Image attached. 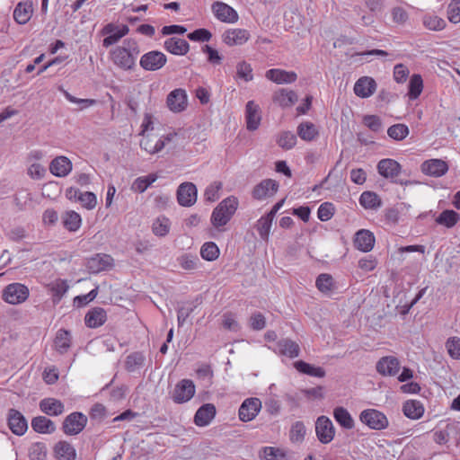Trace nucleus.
<instances>
[{"mask_svg":"<svg viewBox=\"0 0 460 460\" xmlns=\"http://www.w3.org/2000/svg\"><path fill=\"white\" fill-rule=\"evenodd\" d=\"M138 54L139 50L136 42L124 40L123 45L111 49L110 58L117 67L128 71L135 67Z\"/></svg>","mask_w":460,"mask_h":460,"instance_id":"obj_1","label":"nucleus"},{"mask_svg":"<svg viewBox=\"0 0 460 460\" xmlns=\"http://www.w3.org/2000/svg\"><path fill=\"white\" fill-rule=\"evenodd\" d=\"M238 199L234 196H230L223 199L213 210L211 215V223L217 227L220 228L226 226L238 208Z\"/></svg>","mask_w":460,"mask_h":460,"instance_id":"obj_2","label":"nucleus"},{"mask_svg":"<svg viewBox=\"0 0 460 460\" xmlns=\"http://www.w3.org/2000/svg\"><path fill=\"white\" fill-rule=\"evenodd\" d=\"M359 420L374 430L385 429L389 420L385 413L376 409H366L359 413Z\"/></svg>","mask_w":460,"mask_h":460,"instance_id":"obj_3","label":"nucleus"},{"mask_svg":"<svg viewBox=\"0 0 460 460\" xmlns=\"http://www.w3.org/2000/svg\"><path fill=\"white\" fill-rule=\"evenodd\" d=\"M30 295L29 288L21 283H12L3 290V299L10 305H19L25 302Z\"/></svg>","mask_w":460,"mask_h":460,"instance_id":"obj_4","label":"nucleus"},{"mask_svg":"<svg viewBox=\"0 0 460 460\" xmlns=\"http://www.w3.org/2000/svg\"><path fill=\"white\" fill-rule=\"evenodd\" d=\"M335 427L327 416L322 415L317 418L315 421V434L321 443H331L335 437Z\"/></svg>","mask_w":460,"mask_h":460,"instance_id":"obj_5","label":"nucleus"},{"mask_svg":"<svg viewBox=\"0 0 460 460\" xmlns=\"http://www.w3.org/2000/svg\"><path fill=\"white\" fill-rule=\"evenodd\" d=\"M261 401L256 397H251L245 399L238 411V416L240 420L247 422L254 420L261 410Z\"/></svg>","mask_w":460,"mask_h":460,"instance_id":"obj_6","label":"nucleus"},{"mask_svg":"<svg viewBox=\"0 0 460 460\" xmlns=\"http://www.w3.org/2000/svg\"><path fill=\"white\" fill-rule=\"evenodd\" d=\"M211 10L214 16L225 23H235L239 19L237 12L224 2H214L211 5Z\"/></svg>","mask_w":460,"mask_h":460,"instance_id":"obj_7","label":"nucleus"},{"mask_svg":"<svg viewBox=\"0 0 460 460\" xmlns=\"http://www.w3.org/2000/svg\"><path fill=\"white\" fill-rule=\"evenodd\" d=\"M166 61V56L163 52L152 50L141 57L139 65L146 71H156L162 68Z\"/></svg>","mask_w":460,"mask_h":460,"instance_id":"obj_8","label":"nucleus"},{"mask_svg":"<svg viewBox=\"0 0 460 460\" xmlns=\"http://www.w3.org/2000/svg\"><path fill=\"white\" fill-rule=\"evenodd\" d=\"M87 417L81 412H73L66 417L63 422V430L66 435H77L85 427Z\"/></svg>","mask_w":460,"mask_h":460,"instance_id":"obj_9","label":"nucleus"},{"mask_svg":"<svg viewBox=\"0 0 460 460\" xmlns=\"http://www.w3.org/2000/svg\"><path fill=\"white\" fill-rule=\"evenodd\" d=\"M195 385L190 379H182L174 387L172 400L176 403L189 402L195 394Z\"/></svg>","mask_w":460,"mask_h":460,"instance_id":"obj_10","label":"nucleus"},{"mask_svg":"<svg viewBox=\"0 0 460 460\" xmlns=\"http://www.w3.org/2000/svg\"><path fill=\"white\" fill-rule=\"evenodd\" d=\"M197 200V188L192 182H183L177 189V201L182 207H190Z\"/></svg>","mask_w":460,"mask_h":460,"instance_id":"obj_11","label":"nucleus"},{"mask_svg":"<svg viewBox=\"0 0 460 460\" xmlns=\"http://www.w3.org/2000/svg\"><path fill=\"white\" fill-rule=\"evenodd\" d=\"M250 37V32L245 29H228L223 33L222 41L229 47L240 46L247 42Z\"/></svg>","mask_w":460,"mask_h":460,"instance_id":"obj_12","label":"nucleus"},{"mask_svg":"<svg viewBox=\"0 0 460 460\" xmlns=\"http://www.w3.org/2000/svg\"><path fill=\"white\" fill-rule=\"evenodd\" d=\"M376 371L385 376H396L401 368L400 361L394 356L381 358L376 363Z\"/></svg>","mask_w":460,"mask_h":460,"instance_id":"obj_13","label":"nucleus"},{"mask_svg":"<svg viewBox=\"0 0 460 460\" xmlns=\"http://www.w3.org/2000/svg\"><path fill=\"white\" fill-rule=\"evenodd\" d=\"M377 84L374 78L362 76L354 84V93L360 98H368L376 91Z\"/></svg>","mask_w":460,"mask_h":460,"instance_id":"obj_14","label":"nucleus"},{"mask_svg":"<svg viewBox=\"0 0 460 460\" xmlns=\"http://www.w3.org/2000/svg\"><path fill=\"white\" fill-rule=\"evenodd\" d=\"M448 171V164L441 159H429L422 163L421 172L429 176L441 177Z\"/></svg>","mask_w":460,"mask_h":460,"instance_id":"obj_15","label":"nucleus"},{"mask_svg":"<svg viewBox=\"0 0 460 460\" xmlns=\"http://www.w3.org/2000/svg\"><path fill=\"white\" fill-rule=\"evenodd\" d=\"M278 189L279 184L276 181L271 179L263 180L253 188L252 197L259 200L265 199L272 197Z\"/></svg>","mask_w":460,"mask_h":460,"instance_id":"obj_16","label":"nucleus"},{"mask_svg":"<svg viewBox=\"0 0 460 460\" xmlns=\"http://www.w3.org/2000/svg\"><path fill=\"white\" fill-rule=\"evenodd\" d=\"M8 426L12 432L17 436L23 435L28 429V423L24 416L14 409H11L8 412Z\"/></svg>","mask_w":460,"mask_h":460,"instance_id":"obj_17","label":"nucleus"},{"mask_svg":"<svg viewBox=\"0 0 460 460\" xmlns=\"http://www.w3.org/2000/svg\"><path fill=\"white\" fill-rule=\"evenodd\" d=\"M167 106L173 112H181L187 108V94L182 89H175L167 96Z\"/></svg>","mask_w":460,"mask_h":460,"instance_id":"obj_18","label":"nucleus"},{"mask_svg":"<svg viewBox=\"0 0 460 460\" xmlns=\"http://www.w3.org/2000/svg\"><path fill=\"white\" fill-rule=\"evenodd\" d=\"M375 242V235L369 230L360 229L355 234L354 245L363 252H370L374 248Z\"/></svg>","mask_w":460,"mask_h":460,"instance_id":"obj_19","label":"nucleus"},{"mask_svg":"<svg viewBox=\"0 0 460 460\" xmlns=\"http://www.w3.org/2000/svg\"><path fill=\"white\" fill-rule=\"evenodd\" d=\"M378 173L386 179H394L397 177L402 170L401 164L391 158L382 159L377 164Z\"/></svg>","mask_w":460,"mask_h":460,"instance_id":"obj_20","label":"nucleus"},{"mask_svg":"<svg viewBox=\"0 0 460 460\" xmlns=\"http://www.w3.org/2000/svg\"><path fill=\"white\" fill-rule=\"evenodd\" d=\"M246 127L249 130H256L261 120L260 107L253 101H249L245 106Z\"/></svg>","mask_w":460,"mask_h":460,"instance_id":"obj_21","label":"nucleus"},{"mask_svg":"<svg viewBox=\"0 0 460 460\" xmlns=\"http://www.w3.org/2000/svg\"><path fill=\"white\" fill-rule=\"evenodd\" d=\"M216 407L212 403H205L195 413L194 423L199 427L208 426L216 416Z\"/></svg>","mask_w":460,"mask_h":460,"instance_id":"obj_22","label":"nucleus"},{"mask_svg":"<svg viewBox=\"0 0 460 460\" xmlns=\"http://www.w3.org/2000/svg\"><path fill=\"white\" fill-rule=\"evenodd\" d=\"M265 77L278 84H283L294 83L297 79V75L293 71L272 68L266 72Z\"/></svg>","mask_w":460,"mask_h":460,"instance_id":"obj_23","label":"nucleus"},{"mask_svg":"<svg viewBox=\"0 0 460 460\" xmlns=\"http://www.w3.org/2000/svg\"><path fill=\"white\" fill-rule=\"evenodd\" d=\"M66 196L70 199L73 197L77 198L82 206L88 210L93 209L97 205V197L91 191L81 192L76 189L71 188L66 190Z\"/></svg>","mask_w":460,"mask_h":460,"instance_id":"obj_24","label":"nucleus"},{"mask_svg":"<svg viewBox=\"0 0 460 460\" xmlns=\"http://www.w3.org/2000/svg\"><path fill=\"white\" fill-rule=\"evenodd\" d=\"M49 171L57 177H65L72 171V163L66 156H58L50 163Z\"/></svg>","mask_w":460,"mask_h":460,"instance_id":"obj_25","label":"nucleus"},{"mask_svg":"<svg viewBox=\"0 0 460 460\" xmlns=\"http://www.w3.org/2000/svg\"><path fill=\"white\" fill-rule=\"evenodd\" d=\"M164 49L177 56H184L190 50V45L187 40L176 37L167 39L164 43Z\"/></svg>","mask_w":460,"mask_h":460,"instance_id":"obj_26","label":"nucleus"},{"mask_svg":"<svg viewBox=\"0 0 460 460\" xmlns=\"http://www.w3.org/2000/svg\"><path fill=\"white\" fill-rule=\"evenodd\" d=\"M113 259L108 254H96L87 262V268L93 273H98L111 267Z\"/></svg>","mask_w":460,"mask_h":460,"instance_id":"obj_27","label":"nucleus"},{"mask_svg":"<svg viewBox=\"0 0 460 460\" xmlns=\"http://www.w3.org/2000/svg\"><path fill=\"white\" fill-rule=\"evenodd\" d=\"M315 286L321 293L328 296L338 289L337 282L332 276L328 273L320 274L316 278Z\"/></svg>","mask_w":460,"mask_h":460,"instance_id":"obj_28","label":"nucleus"},{"mask_svg":"<svg viewBox=\"0 0 460 460\" xmlns=\"http://www.w3.org/2000/svg\"><path fill=\"white\" fill-rule=\"evenodd\" d=\"M40 409L49 416H58L65 411L64 404L61 401L55 398H45L41 400L40 402Z\"/></svg>","mask_w":460,"mask_h":460,"instance_id":"obj_29","label":"nucleus"},{"mask_svg":"<svg viewBox=\"0 0 460 460\" xmlns=\"http://www.w3.org/2000/svg\"><path fill=\"white\" fill-rule=\"evenodd\" d=\"M107 319L106 312L103 308L94 307L91 309L84 317V322L89 328H97L102 326Z\"/></svg>","mask_w":460,"mask_h":460,"instance_id":"obj_30","label":"nucleus"},{"mask_svg":"<svg viewBox=\"0 0 460 460\" xmlns=\"http://www.w3.org/2000/svg\"><path fill=\"white\" fill-rule=\"evenodd\" d=\"M333 418L336 422L345 429H352L355 427V421L351 414L342 406H338L333 409Z\"/></svg>","mask_w":460,"mask_h":460,"instance_id":"obj_31","label":"nucleus"},{"mask_svg":"<svg viewBox=\"0 0 460 460\" xmlns=\"http://www.w3.org/2000/svg\"><path fill=\"white\" fill-rule=\"evenodd\" d=\"M278 352L280 355L288 357L290 358H296L299 355L300 348L298 344L289 339H284L277 343Z\"/></svg>","mask_w":460,"mask_h":460,"instance_id":"obj_32","label":"nucleus"},{"mask_svg":"<svg viewBox=\"0 0 460 460\" xmlns=\"http://www.w3.org/2000/svg\"><path fill=\"white\" fill-rule=\"evenodd\" d=\"M56 457L58 460H75L76 451L75 447L66 441H59L54 447Z\"/></svg>","mask_w":460,"mask_h":460,"instance_id":"obj_33","label":"nucleus"},{"mask_svg":"<svg viewBox=\"0 0 460 460\" xmlns=\"http://www.w3.org/2000/svg\"><path fill=\"white\" fill-rule=\"evenodd\" d=\"M402 411L407 418L419 420L424 413V407L420 401L408 400L403 403Z\"/></svg>","mask_w":460,"mask_h":460,"instance_id":"obj_34","label":"nucleus"},{"mask_svg":"<svg viewBox=\"0 0 460 460\" xmlns=\"http://www.w3.org/2000/svg\"><path fill=\"white\" fill-rule=\"evenodd\" d=\"M273 101L283 108L290 107L297 101V95L294 91L281 89L274 93Z\"/></svg>","mask_w":460,"mask_h":460,"instance_id":"obj_35","label":"nucleus"},{"mask_svg":"<svg viewBox=\"0 0 460 460\" xmlns=\"http://www.w3.org/2000/svg\"><path fill=\"white\" fill-rule=\"evenodd\" d=\"M32 12L33 8L31 3H19L13 11V18L19 24H25L30 21Z\"/></svg>","mask_w":460,"mask_h":460,"instance_id":"obj_36","label":"nucleus"},{"mask_svg":"<svg viewBox=\"0 0 460 460\" xmlns=\"http://www.w3.org/2000/svg\"><path fill=\"white\" fill-rule=\"evenodd\" d=\"M172 222L165 216H159L152 223V232L157 237L166 236L171 230Z\"/></svg>","mask_w":460,"mask_h":460,"instance_id":"obj_37","label":"nucleus"},{"mask_svg":"<svg viewBox=\"0 0 460 460\" xmlns=\"http://www.w3.org/2000/svg\"><path fill=\"white\" fill-rule=\"evenodd\" d=\"M31 427L36 432L41 434H51L56 429L54 422L44 416L33 418L31 420Z\"/></svg>","mask_w":460,"mask_h":460,"instance_id":"obj_38","label":"nucleus"},{"mask_svg":"<svg viewBox=\"0 0 460 460\" xmlns=\"http://www.w3.org/2000/svg\"><path fill=\"white\" fill-rule=\"evenodd\" d=\"M423 79L421 75L419 74H413L410 77L408 84L407 96L409 99L411 101L418 99L423 91Z\"/></svg>","mask_w":460,"mask_h":460,"instance_id":"obj_39","label":"nucleus"},{"mask_svg":"<svg viewBox=\"0 0 460 460\" xmlns=\"http://www.w3.org/2000/svg\"><path fill=\"white\" fill-rule=\"evenodd\" d=\"M294 366L298 372L310 376L319 378L325 376V370L322 367H316L302 360L295 362Z\"/></svg>","mask_w":460,"mask_h":460,"instance_id":"obj_40","label":"nucleus"},{"mask_svg":"<svg viewBox=\"0 0 460 460\" xmlns=\"http://www.w3.org/2000/svg\"><path fill=\"white\" fill-rule=\"evenodd\" d=\"M61 218L64 226L70 232L77 231L82 225L81 216L73 210L66 211Z\"/></svg>","mask_w":460,"mask_h":460,"instance_id":"obj_41","label":"nucleus"},{"mask_svg":"<svg viewBox=\"0 0 460 460\" xmlns=\"http://www.w3.org/2000/svg\"><path fill=\"white\" fill-rule=\"evenodd\" d=\"M360 205L366 209H377L381 207V199L373 191H364L359 197Z\"/></svg>","mask_w":460,"mask_h":460,"instance_id":"obj_42","label":"nucleus"},{"mask_svg":"<svg viewBox=\"0 0 460 460\" xmlns=\"http://www.w3.org/2000/svg\"><path fill=\"white\" fill-rule=\"evenodd\" d=\"M423 26L429 31H442L447 23L446 21L433 13H426L422 17Z\"/></svg>","mask_w":460,"mask_h":460,"instance_id":"obj_43","label":"nucleus"},{"mask_svg":"<svg viewBox=\"0 0 460 460\" xmlns=\"http://www.w3.org/2000/svg\"><path fill=\"white\" fill-rule=\"evenodd\" d=\"M297 135L305 141H312L318 136V130L314 123L306 121L299 124Z\"/></svg>","mask_w":460,"mask_h":460,"instance_id":"obj_44","label":"nucleus"},{"mask_svg":"<svg viewBox=\"0 0 460 460\" xmlns=\"http://www.w3.org/2000/svg\"><path fill=\"white\" fill-rule=\"evenodd\" d=\"M155 173H150L146 176L137 178L132 183V190L134 191L142 193L144 192L152 183L157 180Z\"/></svg>","mask_w":460,"mask_h":460,"instance_id":"obj_45","label":"nucleus"},{"mask_svg":"<svg viewBox=\"0 0 460 460\" xmlns=\"http://www.w3.org/2000/svg\"><path fill=\"white\" fill-rule=\"evenodd\" d=\"M71 336L66 330H59L55 339V347L60 353H65L70 348Z\"/></svg>","mask_w":460,"mask_h":460,"instance_id":"obj_46","label":"nucleus"},{"mask_svg":"<svg viewBox=\"0 0 460 460\" xmlns=\"http://www.w3.org/2000/svg\"><path fill=\"white\" fill-rule=\"evenodd\" d=\"M272 221L273 218H271L268 215H265L262 216L256 223V229L261 238L264 241L269 240Z\"/></svg>","mask_w":460,"mask_h":460,"instance_id":"obj_47","label":"nucleus"},{"mask_svg":"<svg viewBox=\"0 0 460 460\" xmlns=\"http://www.w3.org/2000/svg\"><path fill=\"white\" fill-rule=\"evenodd\" d=\"M172 135H167L165 137H162L155 141H154V146H149L147 141H140V146L142 149L146 151L148 154L154 155L160 152L165 146L167 141H171L172 138Z\"/></svg>","mask_w":460,"mask_h":460,"instance_id":"obj_48","label":"nucleus"},{"mask_svg":"<svg viewBox=\"0 0 460 460\" xmlns=\"http://www.w3.org/2000/svg\"><path fill=\"white\" fill-rule=\"evenodd\" d=\"M200 255L202 259L208 261H213L219 256V249L213 242L205 243L200 248Z\"/></svg>","mask_w":460,"mask_h":460,"instance_id":"obj_49","label":"nucleus"},{"mask_svg":"<svg viewBox=\"0 0 460 460\" xmlns=\"http://www.w3.org/2000/svg\"><path fill=\"white\" fill-rule=\"evenodd\" d=\"M306 429L302 421H296L292 424L289 431V438L293 443H301L305 437Z\"/></svg>","mask_w":460,"mask_h":460,"instance_id":"obj_50","label":"nucleus"},{"mask_svg":"<svg viewBox=\"0 0 460 460\" xmlns=\"http://www.w3.org/2000/svg\"><path fill=\"white\" fill-rule=\"evenodd\" d=\"M236 77L244 82H250L253 79L252 67V66L243 60L236 65Z\"/></svg>","mask_w":460,"mask_h":460,"instance_id":"obj_51","label":"nucleus"},{"mask_svg":"<svg viewBox=\"0 0 460 460\" xmlns=\"http://www.w3.org/2000/svg\"><path fill=\"white\" fill-rule=\"evenodd\" d=\"M458 220V214L454 210L443 211L436 219L438 225L447 226V228L453 227Z\"/></svg>","mask_w":460,"mask_h":460,"instance_id":"obj_52","label":"nucleus"},{"mask_svg":"<svg viewBox=\"0 0 460 460\" xmlns=\"http://www.w3.org/2000/svg\"><path fill=\"white\" fill-rule=\"evenodd\" d=\"M387 135L396 141H401L409 135V128L404 124H394L388 128Z\"/></svg>","mask_w":460,"mask_h":460,"instance_id":"obj_53","label":"nucleus"},{"mask_svg":"<svg viewBox=\"0 0 460 460\" xmlns=\"http://www.w3.org/2000/svg\"><path fill=\"white\" fill-rule=\"evenodd\" d=\"M277 143L281 148L289 150L296 146V137L290 131H285L279 134Z\"/></svg>","mask_w":460,"mask_h":460,"instance_id":"obj_54","label":"nucleus"},{"mask_svg":"<svg viewBox=\"0 0 460 460\" xmlns=\"http://www.w3.org/2000/svg\"><path fill=\"white\" fill-rule=\"evenodd\" d=\"M261 457L263 460H284L286 455L282 449L273 447H265L261 453Z\"/></svg>","mask_w":460,"mask_h":460,"instance_id":"obj_55","label":"nucleus"},{"mask_svg":"<svg viewBox=\"0 0 460 460\" xmlns=\"http://www.w3.org/2000/svg\"><path fill=\"white\" fill-rule=\"evenodd\" d=\"M446 349L448 355L454 359H460V338L450 337L446 341Z\"/></svg>","mask_w":460,"mask_h":460,"instance_id":"obj_56","label":"nucleus"},{"mask_svg":"<svg viewBox=\"0 0 460 460\" xmlns=\"http://www.w3.org/2000/svg\"><path fill=\"white\" fill-rule=\"evenodd\" d=\"M47 448L43 443H34L29 450L30 460H46Z\"/></svg>","mask_w":460,"mask_h":460,"instance_id":"obj_57","label":"nucleus"},{"mask_svg":"<svg viewBox=\"0 0 460 460\" xmlns=\"http://www.w3.org/2000/svg\"><path fill=\"white\" fill-rule=\"evenodd\" d=\"M179 265L186 270H193L198 268L199 260L196 255L183 254L178 258Z\"/></svg>","mask_w":460,"mask_h":460,"instance_id":"obj_58","label":"nucleus"},{"mask_svg":"<svg viewBox=\"0 0 460 460\" xmlns=\"http://www.w3.org/2000/svg\"><path fill=\"white\" fill-rule=\"evenodd\" d=\"M447 19L452 23L460 22V0H451L447 9Z\"/></svg>","mask_w":460,"mask_h":460,"instance_id":"obj_59","label":"nucleus"},{"mask_svg":"<svg viewBox=\"0 0 460 460\" xmlns=\"http://www.w3.org/2000/svg\"><path fill=\"white\" fill-rule=\"evenodd\" d=\"M59 90L63 93L66 99L75 104H78L81 110L87 109L91 106H93L96 103V101L93 99H80L70 94L66 90L62 87Z\"/></svg>","mask_w":460,"mask_h":460,"instance_id":"obj_60","label":"nucleus"},{"mask_svg":"<svg viewBox=\"0 0 460 460\" xmlns=\"http://www.w3.org/2000/svg\"><path fill=\"white\" fill-rule=\"evenodd\" d=\"M410 75V70L403 64H397L394 67L393 77L397 84H403L406 82Z\"/></svg>","mask_w":460,"mask_h":460,"instance_id":"obj_61","label":"nucleus"},{"mask_svg":"<svg viewBox=\"0 0 460 460\" xmlns=\"http://www.w3.org/2000/svg\"><path fill=\"white\" fill-rule=\"evenodd\" d=\"M334 214L333 205L330 202H324L320 205L317 211L318 218L323 221L330 220Z\"/></svg>","mask_w":460,"mask_h":460,"instance_id":"obj_62","label":"nucleus"},{"mask_svg":"<svg viewBox=\"0 0 460 460\" xmlns=\"http://www.w3.org/2000/svg\"><path fill=\"white\" fill-rule=\"evenodd\" d=\"M222 188V183L219 181H214L209 184L205 190V199L208 201H215L219 198V190Z\"/></svg>","mask_w":460,"mask_h":460,"instance_id":"obj_63","label":"nucleus"},{"mask_svg":"<svg viewBox=\"0 0 460 460\" xmlns=\"http://www.w3.org/2000/svg\"><path fill=\"white\" fill-rule=\"evenodd\" d=\"M211 37V32L207 29H198L188 34V39L191 41L207 42Z\"/></svg>","mask_w":460,"mask_h":460,"instance_id":"obj_64","label":"nucleus"}]
</instances>
